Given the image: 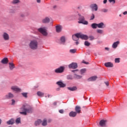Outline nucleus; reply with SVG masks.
<instances>
[{
    "instance_id": "nucleus-1",
    "label": "nucleus",
    "mask_w": 127,
    "mask_h": 127,
    "mask_svg": "<svg viewBox=\"0 0 127 127\" xmlns=\"http://www.w3.org/2000/svg\"><path fill=\"white\" fill-rule=\"evenodd\" d=\"M20 110L22 112H20V114L21 115H23L24 116H26L27 113H30L33 112V108L27 104L23 105L22 107L20 108Z\"/></svg>"
},
{
    "instance_id": "nucleus-2",
    "label": "nucleus",
    "mask_w": 127,
    "mask_h": 127,
    "mask_svg": "<svg viewBox=\"0 0 127 127\" xmlns=\"http://www.w3.org/2000/svg\"><path fill=\"white\" fill-rule=\"evenodd\" d=\"M38 41L36 40L30 41L29 44V47L32 50H37L38 49Z\"/></svg>"
},
{
    "instance_id": "nucleus-3",
    "label": "nucleus",
    "mask_w": 127,
    "mask_h": 127,
    "mask_svg": "<svg viewBox=\"0 0 127 127\" xmlns=\"http://www.w3.org/2000/svg\"><path fill=\"white\" fill-rule=\"evenodd\" d=\"M78 16H79L78 18V23H82V24H85L86 25L88 24V21H85V17L83 16L78 14Z\"/></svg>"
},
{
    "instance_id": "nucleus-4",
    "label": "nucleus",
    "mask_w": 127,
    "mask_h": 127,
    "mask_svg": "<svg viewBox=\"0 0 127 127\" xmlns=\"http://www.w3.org/2000/svg\"><path fill=\"white\" fill-rule=\"evenodd\" d=\"M38 30L39 32L42 33L44 36H47L48 35V33H47V31L46 30V28L45 27L44 28H40L38 29Z\"/></svg>"
},
{
    "instance_id": "nucleus-5",
    "label": "nucleus",
    "mask_w": 127,
    "mask_h": 127,
    "mask_svg": "<svg viewBox=\"0 0 127 127\" xmlns=\"http://www.w3.org/2000/svg\"><path fill=\"white\" fill-rule=\"evenodd\" d=\"M69 69H77L78 68V64L76 63H72L68 65Z\"/></svg>"
},
{
    "instance_id": "nucleus-6",
    "label": "nucleus",
    "mask_w": 127,
    "mask_h": 127,
    "mask_svg": "<svg viewBox=\"0 0 127 127\" xmlns=\"http://www.w3.org/2000/svg\"><path fill=\"white\" fill-rule=\"evenodd\" d=\"M78 71V69L71 70V72L75 73L74 74V77L75 78V79H81L82 78V76L76 74V73H77Z\"/></svg>"
},
{
    "instance_id": "nucleus-7",
    "label": "nucleus",
    "mask_w": 127,
    "mask_h": 127,
    "mask_svg": "<svg viewBox=\"0 0 127 127\" xmlns=\"http://www.w3.org/2000/svg\"><path fill=\"white\" fill-rule=\"evenodd\" d=\"M64 66H61L55 69V73H63L64 72Z\"/></svg>"
},
{
    "instance_id": "nucleus-8",
    "label": "nucleus",
    "mask_w": 127,
    "mask_h": 127,
    "mask_svg": "<svg viewBox=\"0 0 127 127\" xmlns=\"http://www.w3.org/2000/svg\"><path fill=\"white\" fill-rule=\"evenodd\" d=\"M14 97V95H13V94L9 92L5 96V99H6L7 100H9V99H12V98H13Z\"/></svg>"
},
{
    "instance_id": "nucleus-9",
    "label": "nucleus",
    "mask_w": 127,
    "mask_h": 127,
    "mask_svg": "<svg viewBox=\"0 0 127 127\" xmlns=\"http://www.w3.org/2000/svg\"><path fill=\"white\" fill-rule=\"evenodd\" d=\"M99 125L100 127H107V121L104 120H101L99 123Z\"/></svg>"
},
{
    "instance_id": "nucleus-10",
    "label": "nucleus",
    "mask_w": 127,
    "mask_h": 127,
    "mask_svg": "<svg viewBox=\"0 0 127 127\" xmlns=\"http://www.w3.org/2000/svg\"><path fill=\"white\" fill-rule=\"evenodd\" d=\"M90 8L92 9L93 11H97L98 10V5L97 4H91L90 5Z\"/></svg>"
},
{
    "instance_id": "nucleus-11",
    "label": "nucleus",
    "mask_w": 127,
    "mask_h": 127,
    "mask_svg": "<svg viewBox=\"0 0 127 127\" xmlns=\"http://www.w3.org/2000/svg\"><path fill=\"white\" fill-rule=\"evenodd\" d=\"M79 38H80L79 33H77L72 35V39L74 41H77V40H79Z\"/></svg>"
},
{
    "instance_id": "nucleus-12",
    "label": "nucleus",
    "mask_w": 127,
    "mask_h": 127,
    "mask_svg": "<svg viewBox=\"0 0 127 127\" xmlns=\"http://www.w3.org/2000/svg\"><path fill=\"white\" fill-rule=\"evenodd\" d=\"M79 38L83 39L84 40H88L89 37L86 35H84L81 33H79Z\"/></svg>"
},
{
    "instance_id": "nucleus-13",
    "label": "nucleus",
    "mask_w": 127,
    "mask_h": 127,
    "mask_svg": "<svg viewBox=\"0 0 127 127\" xmlns=\"http://www.w3.org/2000/svg\"><path fill=\"white\" fill-rule=\"evenodd\" d=\"M11 89L12 90V91H15L16 92H21V89L16 86H11Z\"/></svg>"
},
{
    "instance_id": "nucleus-14",
    "label": "nucleus",
    "mask_w": 127,
    "mask_h": 127,
    "mask_svg": "<svg viewBox=\"0 0 127 127\" xmlns=\"http://www.w3.org/2000/svg\"><path fill=\"white\" fill-rule=\"evenodd\" d=\"M2 37L4 40H9V35L7 33L4 32L2 35Z\"/></svg>"
},
{
    "instance_id": "nucleus-15",
    "label": "nucleus",
    "mask_w": 127,
    "mask_h": 127,
    "mask_svg": "<svg viewBox=\"0 0 127 127\" xmlns=\"http://www.w3.org/2000/svg\"><path fill=\"white\" fill-rule=\"evenodd\" d=\"M105 66L107 67L112 68L114 67V64L111 62L106 63L105 64Z\"/></svg>"
},
{
    "instance_id": "nucleus-16",
    "label": "nucleus",
    "mask_w": 127,
    "mask_h": 127,
    "mask_svg": "<svg viewBox=\"0 0 127 127\" xmlns=\"http://www.w3.org/2000/svg\"><path fill=\"white\" fill-rule=\"evenodd\" d=\"M56 30L58 33L62 30V26L61 25H57L56 26Z\"/></svg>"
},
{
    "instance_id": "nucleus-17",
    "label": "nucleus",
    "mask_w": 127,
    "mask_h": 127,
    "mask_svg": "<svg viewBox=\"0 0 127 127\" xmlns=\"http://www.w3.org/2000/svg\"><path fill=\"white\" fill-rule=\"evenodd\" d=\"M98 79V77L96 76H92L88 79V82H93V81H96Z\"/></svg>"
},
{
    "instance_id": "nucleus-18",
    "label": "nucleus",
    "mask_w": 127,
    "mask_h": 127,
    "mask_svg": "<svg viewBox=\"0 0 127 127\" xmlns=\"http://www.w3.org/2000/svg\"><path fill=\"white\" fill-rule=\"evenodd\" d=\"M69 117H71V118H75L76 116H77V112L71 111L69 114Z\"/></svg>"
},
{
    "instance_id": "nucleus-19",
    "label": "nucleus",
    "mask_w": 127,
    "mask_h": 127,
    "mask_svg": "<svg viewBox=\"0 0 127 127\" xmlns=\"http://www.w3.org/2000/svg\"><path fill=\"white\" fill-rule=\"evenodd\" d=\"M119 44H120L119 41L114 42L112 45V48H113L114 49H116V48L118 47V46L119 45Z\"/></svg>"
},
{
    "instance_id": "nucleus-20",
    "label": "nucleus",
    "mask_w": 127,
    "mask_h": 127,
    "mask_svg": "<svg viewBox=\"0 0 127 127\" xmlns=\"http://www.w3.org/2000/svg\"><path fill=\"white\" fill-rule=\"evenodd\" d=\"M2 64H7L8 63V59L7 58H4L1 61Z\"/></svg>"
},
{
    "instance_id": "nucleus-21",
    "label": "nucleus",
    "mask_w": 127,
    "mask_h": 127,
    "mask_svg": "<svg viewBox=\"0 0 127 127\" xmlns=\"http://www.w3.org/2000/svg\"><path fill=\"white\" fill-rule=\"evenodd\" d=\"M75 110V113H76V114H80V113H81V107L80 106H76Z\"/></svg>"
},
{
    "instance_id": "nucleus-22",
    "label": "nucleus",
    "mask_w": 127,
    "mask_h": 127,
    "mask_svg": "<svg viewBox=\"0 0 127 127\" xmlns=\"http://www.w3.org/2000/svg\"><path fill=\"white\" fill-rule=\"evenodd\" d=\"M57 84L60 86V87L61 88H64V87H65L66 86V85H65V84L63 83V82H61V81H58L57 82Z\"/></svg>"
},
{
    "instance_id": "nucleus-23",
    "label": "nucleus",
    "mask_w": 127,
    "mask_h": 127,
    "mask_svg": "<svg viewBox=\"0 0 127 127\" xmlns=\"http://www.w3.org/2000/svg\"><path fill=\"white\" fill-rule=\"evenodd\" d=\"M50 21V19L48 17H46L42 20L43 23H48Z\"/></svg>"
},
{
    "instance_id": "nucleus-24",
    "label": "nucleus",
    "mask_w": 127,
    "mask_h": 127,
    "mask_svg": "<svg viewBox=\"0 0 127 127\" xmlns=\"http://www.w3.org/2000/svg\"><path fill=\"white\" fill-rule=\"evenodd\" d=\"M9 68L10 70H13L14 68H15V66H14V64L12 63H9Z\"/></svg>"
},
{
    "instance_id": "nucleus-25",
    "label": "nucleus",
    "mask_w": 127,
    "mask_h": 127,
    "mask_svg": "<svg viewBox=\"0 0 127 127\" xmlns=\"http://www.w3.org/2000/svg\"><path fill=\"white\" fill-rule=\"evenodd\" d=\"M6 124L7 125H13L14 124V119H11L8 121L6 122Z\"/></svg>"
},
{
    "instance_id": "nucleus-26",
    "label": "nucleus",
    "mask_w": 127,
    "mask_h": 127,
    "mask_svg": "<svg viewBox=\"0 0 127 127\" xmlns=\"http://www.w3.org/2000/svg\"><path fill=\"white\" fill-rule=\"evenodd\" d=\"M47 125V120L46 119H44L42 122V126L43 127H46Z\"/></svg>"
},
{
    "instance_id": "nucleus-27",
    "label": "nucleus",
    "mask_w": 127,
    "mask_h": 127,
    "mask_svg": "<svg viewBox=\"0 0 127 127\" xmlns=\"http://www.w3.org/2000/svg\"><path fill=\"white\" fill-rule=\"evenodd\" d=\"M97 27H98V28H104V23L101 22L97 24Z\"/></svg>"
},
{
    "instance_id": "nucleus-28",
    "label": "nucleus",
    "mask_w": 127,
    "mask_h": 127,
    "mask_svg": "<svg viewBox=\"0 0 127 127\" xmlns=\"http://www.w3.org/2000/svg\"><path fill=\"white\" fill-rule=\"evenodd\" d=\"M68 90H69V91H76V90H77V87L76 86H74L72 87H68L67 88Z\"/></svg>"
},
{
    "instance_id": "nucleus-29",
    "label": "nucleus",
    "mask_w": 127,
    "mask_h": 127,
    "mask_svg": "<svg viewBox=\"0 0 127 127\" xmlns=\"http://www.w3.org/2000/svg\"><path fill=\"white\" fill-rule=\"evenodd\" d=\"M37 95L39 97H43V96H44V93L41 92V91H38L37 93Z\"/></svg>"
},
{
    "instance_id": "nucleus-30",
    "label": "nucleus",
    "mask_w": 127,
    "mask_h": 127,
    "mask_svg": "<svg viewBox=\"0 0 127 127\" xmlns=\"http://www.w3.org/2000/svg\"><path fill=\"white\" fill-rule=\"evenodd\" d=\"M20 2V0H12V3H13V4H17V3H19Z\"/></svg>"
},
{
    "instance_id": "nucleus-31",
    "label": "nucleus",
    "mask_w": 127,
    "mask_h": 127,
    "mask_svg": "<svg viewBox=\"0 0 127 127\" xmlns=\"http://www.w3.org/2000/svg\"><path fill=\"white\" fill-rule=\"evenodd\" d=\"M91 27L93 28V29H96L97 27H98V24L97 23H93L91 24Z\"/></svg>"
},
{
    "instance_id": "nucleus-32",
    "label": "nucleus",
    "mask_w": 127,
    "mask_h": 127,
    "mask_svg": "<svg viewBox=\"0 0 127 127\" xmlns=\"http://www.w3.org/2000/svg\"><path fill=\"white\" fill-rule=\"evenodd\" d=\"M42 123L41 120H38V121L35 122V126H39V124Z\"/></svg>"
},
{
    "instance_id": "nucleus-33",
    "label": "nucleus",
    "mask_w": 127,
    "mask_h": 127,
    "mask_svg": "<svg viewBox=\"0 0 127 127\" xmlns=\"http://www.w3.org/2000/svg\"><path fill=\"white\" fill-rule=\"evenodd\" d=\"M77 52V50L76 49H71L69 50V52L70 53H76V52Z\"/></svg>"
},
{
    "instance_id": "nucleus-34",
    "label": "nucleus",
    "mask_w": 127,
    "mask_h": 127,
    "mask_svg": "<svg viewBox=\"0 0 127 127\" xmlns=\"http://www.w3.org/2000/svg\"><path fill=\"white\" fill-rule=\"evenodd\" d=\"M90 45H91V44L87 41H86L84 42V45H85V46H90Z\"/></svg>"
},
{
    "instance_id": "nucleus-35",
    "label": "nucleus",
    "mask_w": 127,
    "mask_h": 127,
    "mask_svg": "<svg viewBox=\"0 0 127 127\" xmlns=\"http://www.w3.org/2000/svg\"><path fill=\"white\" fill-rule=\"evenodd\" d=\"M86 72V68L82 69L80 70V73L81 74H84V73Z\"/></svg>"
},
{
    "instance_id": "nucleus-36",
    "label": "nucleus",
    "mask_w": 127,
    "mask_h": 127,
    "mask_svg": "<svg viewBox=\"0 0 127 127\" xmlns=\"http://www.w3.org/2000/svg\"><path fill=\"white\" fill-rule=\"evenodd\" d=\"M67 80H72L73 76H72V75H69L67 76Z\"/></svg>"
},
{
    "instance_id": "nucleus-37",
    "label": "nucleus",
    "mask_w": 127,
    "mask_h": 127,
    "mask_svg": "<svg viewBox=\"0 0 127 127\" xmlns=\"http://www.w3.org/2000/svg\"><path fill=\"white\" fill-rule=\"evenodd\" d=\"M97 33H100V34H102L103 32V30L98 29L97 30Z\"/></svg>"
},
{
    "instance_id": "nucleus-38",
    "label": "nucleus",
    "mask_w": 127,
    "mask_h": 127,
    "mask_svg": "<svg viewBox=\"0 0 127 127\" xmlns=\"http://www.w3.org/2000/svg\"><path fill=\"white\" fill-rule=\"evenodd\" d=\"M21 94L22 96L24 97V98H27V93L24 92V93H22Z\"/></svg>"
},
{
    "instance_id": "nucleus-39",
    "label": "nucleus",
    "mask_w": 127,
    "mask_h": 127,
    "mask_svg": "<svg viewBox=\"0 0 127 127\" xmlns=\"http://www.w3.org/2000/svg\"><path fill=\"white\" fill-rule=\"evenodd\" d=\"M20 17L23 18L25 17V15L24 14V13H21L20 14Z\"/></svg>"
},
{
    "instance_id": "nucleus-40",
    "label": "nucleus",
    "mask_w": 127,
    "mask_h": 127,
    "mask_svg": "<svg viewBox=\"0 0 127 127\" xmlns=\"http://www.w3.org/2000/svg\"><path fill=\"white\" fill-rule=\"evenodd\" d=\"M88 38H90V40L91 41L95 40V37L93 36H89Z\"/></svg>"
},
{
    "instance_id": "nucleus-41",
    "label": "nucleus",
    "mask_w": 127,
    "mask_h": 127,
    "mask_svg": "<svg viewBox=\"0 0 127 127\" xmlns=\"http://www.w3.org/2000/svg\"><path fill=\"white\" fill-rule=\"evenodd\" d=\"M61 41L62 42H63V43L65 42V37H62L61 38Z\"/></svg>"
},
{
    "instance_id": "nucleus-42",
    "label": "nucleus",
    "mask_w": 127,
    "mask_h": 127,
    "mask_svg": "<svg viewBox=\"0 0 127 127\" xmlns=\"http://www.w3.org/2000/svg\"><path fill=\"white\" fill-rule=\"evenodd\" d=\"M95 18V14H92V15L90 17V20H93Z\"/></svg>"
},
{
    "instance_id": "nucleus-43",
    "label": "nucleus",
    "mask_w": 127,
    "mask_h": 127,
    "mask_svg": "<svg viewBox=\"0 0 127 127\" xmlns=\"http://www.w3.org/2000/svg\"><path fill=\"white\" fill-rule=\"evenodd\" d=\"M20 123V118H18L16 120V124H19Z\"/></svg>"
},
{
    "instance_id": "nucleus-44",
    "label": "nucleus",
    "mask_w": 127,
    "mask_h": 127,
    "mask_svg": "<svg viewBox=\"0 0 127 127\" xmlns=\"http://www.w3.org/2000/svg\"><path fill=\"white\" fill-rule=\"evenodd\" d=\"M109 2H111L114 4V3H116V0H109Z\"/></svg>"
},
{
    "instance_id": "nucleus-45",
    "label": "nucleus",
    "mask_w": 127,
    "mask_h": 127,
    "mask_svg": "<svg viewBox=\"0 0 127 127\" xmlns=\"http://www.w3.org/2000/svg\"><path fill=\"white\" fill-rule=\"evenodd\" d=\"M120 58L115 59V63H120Z\"/></svg>"
},
{
    "instance_id": "nucleus-46",
    "label": "nucleus",
    "mask_w": 127,
    "mask_h": 127,
    "mask_svg": "<svg viewBox=\"0 0 127 127\" xmlns=\"http://www.w3.org/2000/svg\"><path fill=\"white\" fill-rule=\"evenodd\" d=\"M11 102H12L11 105L12 106H14V105H15V100H14V99H12Z\"/></svg>"
},
{
    "instance_id": "nucleus-47",
    "label": "nucleus",
    "mask_w": 127,
    "mask_h": 127,
    "mask_svg": "<svg viewBox=\"0 0 127 127\" xmlns=\"http://www.w3.org/2000/svg\"><path fill=\"white\" fill-rule=\"evenodd\" d=\"M101 11H102V12H107L108 9L104 8L101 10Z\"/></svg>"
},
{
    "instance_id": "nucleus-48",
    "label": "nucleus",
    "mask_w": 127,
    "mask_h": 127,
    "mask_svg": "<svg viewBox=\"0 0 127 127\" xmlns=\"http://www.w3.org/2000/svg\"><path fill=\"white\" fill-rule=\"evenodd\" d=\"M59 112L60 114L64 113V110L63 109L60 110Z\"/></svg>"
},
{
    "instance_id": "nucleus-49",
    "label": "nucleus",
    "mask_w": 127,
    "mask_h": 127,
    "mask_svg": "<svg viewBox=\"0 0 127 127\" xmlns=\"http://www.w3.org/2000/svg\"><path fill=\"white\" fill-rule=\"evenodd\" d=\"M82 63H83L84 64H89L88 62H85V61H83Z\"/></svg>"
},
{
    "instance_id": "nucleus-50",
    "label": "nucleus",
    "mask_w": 127,
    "mask_h": 127,
    "mask_svg": "<svg viewBox=\"0 0 127 127\" xmlns=\"http://www.w3.org/2000/svg\"><path fill=\"white\" fill-rule=\"evenodd\" d=\"M107 1H108V0H104L103 3L106 4V3H107Z\"/></svg>"
},
{
    "instance_id": "nucleus-51",
    "label": "nucleus",
    "mask_w": 127,
    "mask_h": 127,
    "mask_svg": "<svg viewBox=\"0 0 127 127\" xmlns=\"http://www.w3.org/2000/svg\"><path fill=\"white\" fill-rule=\"evenodd\" d=\"M105 84L106 85V86H109V82H105Z\"/></svg>"
},
{
    "instance_id": "nucleus-52",
    "label": "nucleus",
    "mask_w": 127,
    "mask_h": 127,
    "mask_svg": "<svg viewBox=\"0 0 127 127\" xmlns=\"http://www.w3.org/2000/svg\"><path fill=\"white\" fill-rule=\"evenodd\" d=\"M123 14H124V15H127V11H125L124 12H123Z\"/></svg>"
},
{
    "instance_id": "nucleus-53",
    "label": "nucleus",
    "mask_w": 127,
    "mask_h": 127,
    "mask_svg": "<svg viewBox=\"0 0 127 127\" xmlns=\"http://www.w3.org/2000/svg\"><path fill=\"white\" fill-rule=\"evenodd\" d=\"M53 105H54V106H57V102H54V103H53Z\"/></svg>"
},
{
    "instance_id": "nucleus-54",
    "label": "nucleus",
    "mask_w": 127,
    "mask_h": 127,
    "mask_svg": "<svg viewBox=\"0 0 127 127\" xmlns=\"http://www.w3.org/2000/svg\"><path fill=\"white\" fill-rule=\"evenodd\" d=\"M36 1L38 3H40V2H41V0H36Z\"/></svg>"
},
{
    "instance_id": "nucleus-55",
    "label": "nucleus",
    "mask_w": 127,
    "mask_h": 127,
    "mask_svg": "<svg viewBox=\"0 0 127 127\" xmlns=\"http://www.w3.org/2000/svg\"><path fill=\"white\" fill-rule=\"evenodd\" d=\"M75 44H76V45H78L79 44V42H76Z\"/></svg>"
},
{
    "instance_id": "nucleus-56",
    "label": "nucleus",
    "mask_w": 127,
    "mask_h": 127,
    "mask_svg": "<svg viewBox=\"0 0 127 127\" xmlns=\"http://www.w3.org/2000/svg\"><path fill=\"white\" fill-rule=\"evenodd\" d=\"M105 50L108 51L109 50V48H105Z\"/></svg>"
},
{
    "instance_id": "nucleus-57",
    "label": "nucleus",
    "mask_w": 127,
    "mask_h": 127,
    "mask_svg": "<svg viewBox=\"0 0 127 127\" xmlns=\"http://www.w3.org/2000/svg\"><path fill=\"white\" fill-rule=\"evenodd\" d=\"M1 120L0 119V125H1Z\"/></svg>"
},
{
    "instance_id": "nucleus-58",
    "label": "nucleus",
    "mask_w": 127,
    "mask_h": 127,
    "mask_svg": "<svg viewBox=\"0 0 127 127\" xmlns=\"http://www.w3.org/2000/svg\"><path fill=\"white\" fill-rule=\"evenodd\" d=\"M48 98H49L50 97V95L48 94Z\"/></svg>"
},
{
    "instance_id": "nucleus-59",
    "label": "nucleus",
    "mask_w": 127,
    "mask_h": 127,
    "mask_svg": "<svg viewBox=\"0 0 127 127\" xmlns=\"http://www.w3.org/2000/svg\"><path fill=\"white\" fill-rule=\"evenodd\" d=\"M120 16H122V15H120Z\"/></svg>"
}]
</instances>
